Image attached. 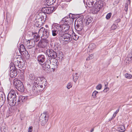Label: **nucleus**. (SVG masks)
Masks as SVG:
<instances>
[{"label": "nucleus", "mask_w": 132, "mask_h": 132, "mask_svg": "<svg viewBox=\"0 0 132 132\" xmlns=\"http://www.w3.org/2000/svg\"><path fill=\"white\" fill-rule=\"evenodd\" d=\"M29 43H27V49H28V51L29 50L32 48L35 45V40L34 39H31L29 40Z\"/></svg>", "instance_id": "19"}, {"label": "nucleus", "mask_w": 132, "mask_h": 132, "mask_svg": "<svg viewBox=\"0 0 132 132\" xmlns=\"http://www.w3.org/2000/svg\"><path fill=\"white\" fill-rule=\"evenodd\" d=\"M47 112H44L42 114L40 117L39 120L42 126H44L48 120V117L47 116Z\"/></svg>", "instance_id": "9"}, {"label": "nucleus", "mask_w": 132, "mask_h": 132, "mask_svg": "<svg viewBox=\"0 0 132 132\" xmlns=\"http://www.w3.org/2000/svg\"><path fill=\"white\" fill-rule=\"evenodd\" d=\"M40 36L38 35L37 33H32V36L34 37V39H33L35 40V41H37L40 38Z\"/></svg>", "instance_id": "26"}, {"label": "nucleus", "mask_w": 132, "mask_h": 132, "mask_svg": "<svg viewBox=\"0 0 132 132\" xmlns=\"http://www.w3.org/2000/svg\"><path fill=\"white\" fill-rule=\"evenodd\" d=\"M89 57L91 59H92L93 58V54H91L89 56Z\"/></svg>", "instance_id": "51"}, {"label": "nucleus", "mask_w": 132, "mask_h": 132, "mask_svg": "<svg viewBox=\"0 0 132 132\" xmlns=\"http://www.w3.org/2000/svg\"><path fill=\"white\" fill-rule=\"evenodd\" d=\"M73 39L75 40H77L79 38L78 36L76 35L75 33L73 35Z\"/></svg>", "instance_id": "39"}, {"label": "nucleus", "mask_w": 132, "mask_h": 132, "mask_svg": "<svg viewBox=\"0 0 132 132\" xmlns=\"http://www.w3.org/2000/svg\"><path fill=\"white\" fill-rule=\"evenodd\" d=\"M102 87V85L101 84H99L96 87V89L97 90H100Z\"/></svg>", "instance_id": "42"}, {"label": "nucleus", "mask_w": 132, "mask_h": 132, "mask_svg": "<svg viewBox=\"0 0 132 132\" xmlns=\"http://www.w3.org/2000/svg\"><path fill=\"white\" fill-rule=\"evenodd\" d=\"M117 28V26L114 24H113L112 25L111 27V29L112 30H114L116 29Z\"/></svg>", "instance_id": "46"}, {"label": "nucleus", "mask_w": 132, "mask_h": 132, "mask_svg": "<svg viewBox=\"0 0 132 132\" xmlns=\"http://www.w3.org/2000/svg\"><path fill=\"white\" fill-rule=\"evenodd\" d=\"M125 61H128V63L132 62V49L131 50L130 52L126 58Z\"/></svg>", "instance_id": "21"}, {"label": "nucleus", "mask_w": 132, "mask_h": 132, "mask_svg": "<svg viewBox=\"0 0 132 132\" xmlns=\"http://www.w3.org/2000/svg\"><path fill=\"white\" fill-rule=\"evenodd\" d=\"M63 21H64L66 23H67V24H70L72 22V20H73L70 17H65L63 19Z\"/></svg>", "instance_id": "23"}, {"label": "nucleus", "mask_w": 132, "mask_h": 132, "mask_svg": "<svg viewBox=\"0 0 132 132\" xmlns=\"http://www.w3.org/2000/svg\"><path fill=\"white\" fill-rule=\"evenodd\" d=\"M2 132H8L7 130L5 128L3 129Z\"/></svg>", "instance_id": "50"}, {"label": "nucleus", "mask_w": 132, "mask_h": 132, "mask_svg": "<svg viewBox=\"0 0 132 132\" xmlns=\"http://www.w3.org/2000/svg\"><path fill=\"white\" fill-rule=\"evenodd\" d=\"M36 22H43L41 18H40V17H39V16L37 17V18L36 19Z\"/></svg>", "instance_id": "38"}, {"label": "nucleus", "mask_w": 132, "mask_h": 132, "mask_svg": "<svg viewBox=\"0 0 132 132\" xmlns=\"http://www.w3.org/2000/svg\"><path fill=\"white\" fill-rule=\"evenodd\" d=\"M56 0H46V2L47 3V5L49 6L52 5L54 3Z\"/></svg>", "instance_id": "30"}, {"label": "nucleus", "mask_w": 132, "mask_h": 132, "mask_svg": "<svg viewBox=\"0 0 132 132\" xmlns=\"http://www.w3.org/2000/svg\"><path fill=\"white\" fill-rule=\"evenodd\" d=\"M38 34L41 36L42 39H47L49 36V32L47 29L42 27L39 31Z\"/></svg>", "instance_id": "6"}, {"label": "nucleus", "mask_w": 132, "mask_h": 132, "mask_svg": "<svg viewBox=\"0 0 132 132\" xmlns=\"http://www.w3.org/2000/svg\"><path fill=\"white\" fill-rule=\"evenodd\" d=\"M44 22H36V26L38 27H41L42 25Z\"/></svg>", "instance_id": "36"}, {"label": "nucleus", "mask_w": 132, "mask_h": 132, "mask_svg": "<svg viewBox=\"0 0 132 132\" xmlns=\"http://www.w3.org/2000/svg\"><path fill=\"white\" fill-rule=\"evenodd\" d=\"M72 86V85L71 82H69L67 85V87L68 89H69Z\"/></svg>", "instance_id": "41"}, {"label": "nucleus", "mask_w": 132, "mask_h": 132, "mask_svg": "<svg viewBox=\"0 0 132 132\" xmlns=\"http://www.w3.org/2000/svg\"><path fill=\"white\" fill-rule=\"evenodd\" d=\"M77 73H73V79L75 82H76L78 78V76L77 75Z\"/></svg>", "instance_id": "34"}, {"label": "nucleus", "mask_w": 132, "mask_h": 132, "mask_svg": "<svg viewBox=\"0 0 132 132\" xmlns=\"http://www.w3.org/2000/svg\"><path fill=\"white\" fill-rule=\"evenodd\" d=\"M50 60H49V58L44 63L42 64V66L43 69L44 70L46 69L48 70V69H51V65H50Z\"/></svg>", "instance_id": "16"}, {"label": "nucleus", "mask_w": 132, "mask_h": 132, "mask_svg": "<svg viewBox=\"0 0 132 132\" xmlns=\"http://www.w3.org/2000/svg\"><path fill=\"white\" fill-rule=\"evenodd\" d=\"M45 60V57L43 55H39L37 57V60L40 64L44 63Z\"/></svg>", "instance_id": "20"}, {"label": "nucleus", "mask_w": 132, "mask_h": 132, "mask_svg": "<svg viewBox=\"0 0 132 132\" xmlns=\"http://www.w3.org/2000/svg\"><path fill=\"white\" fill-rule=\"evenodd\" d=\"M49 42V40L47 39H42L39 42L38 46L41 48H44L47 45Z\"/></svg>", "instance_id": "14"}, {"label": "nucleus", "mask_w": 132, "mask_h": 132, "mask_svg": "<svg viewBox=\"0 0 132 132\" xmlns=\"http://www.w3.org/2000/svg\"><path fill=\"white\" fill-rule=\"evenodd\" d=\"M39 17H40V18H41L42 19V21L44 22L45 21L46 19V14H45V13H42V14L41 16L40 15H38Z\"/></svg>", "instance_id": "28"}, {"label": "nucleus", "mask_w": 132, "mask_h": 132, "mask_svg": "<svg viewBox=\"0 0 132 132\" xmlns=\"http://www.w3.org/2000/svg\"><path fill=\"white\" fill-rule=\"evenodd\" d=\"M46 52L48 57H50L49 58L55 59L57 56V54L56 52L52 49L47 50Z\"/></svg>", "instance_id": "12"}, {"label": "nucleus", "mask_w": 132, "mask_h": 132, "mask_svg": "<svg viewBox=\"0 0 132 132\" xmlns=\"http://www.w3.org/2000/svg\"><path fill=\"white\" fill-rule=\"evenodd\" d=\"M13 63L10 64L9 76L11 78H14L17 75V69L16 66L22 68L24 66L23 59L20 56L19 58H15L13 60Z\"/></svg>", "instance_id": "2"}, {"label": "nucleus", "mask_w": 132, "mask_h": 132, "mask_svg": "<svg viewBox=\"0 0 132 132\" xmlns=\"http://www.w3.org/2000/svg\"><path fill=\"white\" fill-rule=\"evenodd\" d=\"M90 59H90V57H89L88 56L87 59H86V60L87 61H88Z\"/></svg>", "instance_id": "52"}, {"label": "nucleus", "mask_w": 132, "mask_h": 132, "mask_svg": "<svg viewBox=\"0 0 132 132\" xmlns=\"http://www.w3.org/2000/svg\"><path fill=\"white\" fill-rule=\"evenodd\" d=\"M58 35L59 39L61 41L70 42L71 40V36L70 34H64L60 32L58 33Z\"/></svg>", "instance_id": "5"}, {"label": "nucleus", "mask_w": 132, "mask_h": 132, "mask_svg": "<svg viewBox=\"0 0 132 132\" xmlns=\"http://www.w3.org/2000/svg\"><path fill=\"white\" fill-rule=\"evenodd\" d=\"M125 77L128 79H130L132 78V76L131 74H129L128 73H126L125 75Z\"/></svg>", "instance_id": "35"}, {"label": "nucleus", "mask_w": 132, "mask_h": 132, "mask_svg": "<svg viewBox=\"0 0 132 132\" xmlns=\"http://www.w3.org/2000/svg\"><path fill=\"white\" fill-rule=\"evenodd\" d=\"M29 78L31 80L34 79L35 78V77L33 74H30L29 75Z\"/></svg>", "instance_id": "45"}, {"label": "nucleus", "mask_w": 132, "mask_h": 132, "mask_svg": "<svg viewBox=\"0 0 132 132\" xmlns=\"http://www.w3.org/2000/svg\"><path fill=\"white\" fill-rule=\"evenodd\" d=\"M16 96L15 92L14 90H11L8 94L7 100L10 106H14L16 104Z\"/></svg>", "instance_id": "3"}, {"label": "nucleus", "mask_w": 132, "mask_h": 132, "mask_svg": "<svg viewBox=\"0 0 132 132\" xmlns=\"http://www.w3.org/2000/svg\"><path fill=\"white\" fill-rule=\"evenodd\" d=\"M5 100V97L4 93L0 92V108L4 103Z\"/></svg>", "instance_id": "17"}, {"label": "nucleus", "mask_w": 132, "mask_h": 132, "mask_svg": "<svg viewBox=\"0 0 132 132\" xmlns=\"http://www.w3.org/2000/svg\"><path fill=\"white\" fill-rule=\"evenodd\" d=\"M54 8L53 7H46L43 8L42 11L44 13H46L48 14H50L52 13L54 11Z\"/></svg>", "instance_id": "15"}, {"label": "nucleus", "mask_w": 132, "mask_h": 132, "mask_svg": "<svg viewBox=\"0 0 132 132\" xmlns=\"http://www.w3.org/2000/svg\"><path fill=\"white\" fill-rule=\"evenodd\" d=\"M59 46V44L57 43H55L54 44V47L53 48L55 50V51L56 52L58 50V48Z\"/></svg>", "instance_id": "33"}, {"label": "nucleus", "mask_w": 132, "mask_h": 132, "mask_svg": "<svg viewBox=\"0 0 132 132\" xmlns=\"http://www.w3.org/2000/svg\"><path fill=\"white\" fill-rule=\"evenodd\" d=\"M51 65V69L53 70L54 71L58 66L59 63L58 61L55 59L49 58Z\"/></svg>", "instance_id": "11"}, {"label": "nucleus", "mask_w": 132, "mask_h": 132, "mask_svg": "<svg viewBox=\"0 0 132 132\" xmlns=\"http://www.w3.org/2000/svg\"><path fill=\"white\" fill-rule=\"evenodd\" d=\"M53 26L58 29L59 32H61L63 33L67 31L70 28V26L68 24L60 25L57 23H55L53 25Z\"/></svg>", "instance_id": "4"}, {"label": "nucleus", "mask_w": 132, "mask_h": 132, "mask_svg": "<svg viewBox=\"0 0 132 132\" xmlns=\"http://www.w3.org/2000/svg\"><path fill=\"white\" fill-rule=\"evenodd\" d=\"M96 47V45L94 44H91L89 45L88 50H90L91 51H92Z\"/></svg>", "instance_id": "29"}, {"label": "nucleus", "mask_w": 132, "mask_h": 132, "mask_svg": "<svg viewBox=\"0 0 132 132\" xmlns=\"http://www.w3.org/2000/svg\"><path fill=\"white\" fill-rule=\"evenodd\" d=\"M131 1L130 0H128L125 3L124 6V9L125 11L127 12L128 11V7L129 5H130Z\"/></svg>", "instance_id": "22"}, {"label": "nucleus", "mask_w": 132, "mask_h": 132, "mask_svg": "<svg viewBox=\"0 0 132 132\" xmlns=\"http://www.w3.org/2000/svg\"><path fill=\"white\" fill-rule=\"evenodd\" d=\"M12 108H9V110L7 111V113H8L9 116H10L13 113L14 111V110Z\"/></svg>", "instance_id": "31"}, {"label": "nucleus", "mask_w": 132, "mask_h": 132, "mask_svg": "<svg viewBox=\"0 0 132 132\" xmlns=\"http://www.w3.org/2000/svg\"><path fill=\"white\" fill-rule=\"evenodd\" d=\"M119 108L118 109V110H117L114 113L116 115V114L119 112Z\"/></svg>", "instance_id": "49"}, {"label": "nucleus", "mask_w": 132, "mask_h": 132, "mask_svg": "<svg viewBox=\"0 0 132 132\" xmlns=\"http://www.w3.org/2000/svg\"><path fill=\"white\" fill-rule=\"evenodd\" d=\"M19 52L21 54L24 56L28 57V52L26 50L23 44H21L20 46V48L19 49Z\"/></svg>", "instance_id": "13"}, {"label": "nucleus", "mask_w": 132, "mask_h": 132, "mask_svg": "<svg viewBox=\"0 0 132 132\" xmlns=\"http://www.w3.org/2000/svg\"><path fill=\"white\" fill-rule=\"evenodd\" d=\"M83 26L82 21H79L77 22L76 26H75V28L78 31V34L81 35L83 34L84 31L83 29Z\"/></svg>", "instance_id": "10"}, {"label": "nucleus", "mask_w": 132, "mask_h": 132, "mask_svg": "<svg viewBox=\"0 0 132 132\" xmlns=\"http://www.w3.org/2000/svg\"><path fill=\"white\" fill-rule=\"evenodd\" d=\"M47 85V80L44 77H37L34 81L31 95L35 96L39 95Z\"/></svg>", "instance_id": "1"}, {"label": "nucleus", "mask_w": 132, "mask_h": 132, "mask_svg": "<svg viewBox=\"0 0 132 132\" xmlns=\"http://www.w3.org/2000/svg\"><path fill=\"white\" fill-rule=\"evenodd\" d=\"M109 89V88L107 87V85L106 84L105 85V88L104 90V92H106Z\"/></svg>", "instance_id": "44"}, {"label": "nucleus", "mask_w": 132, "mask_h": 132, "mask_svg": "<svg viewBox=\"0 0 132 132\" xmlns=\"http://www.w3.org/2000/svg\"><path fill=\"white\" fill-rule=\"evenodd\" d=\"M103 4V2L101 0H99L97 2H96L94 4V14L97 13L100 9L102 7Z\"/></svg>", "instance_id": "8"}, {"label": "nucleus", "mask_w": 132, "mask_h": 132, "mask_svg": "<svg viewBox=\"0 0 132 132\" xmlns=\"http://www.w3.org/2000/svg\"><path fill=\"white\" fill-rule=\"evenodd\" d=\"M111 14L110 13H109L107 14L106 16V18L107 19H109L111 17Z\"/></svg>", "instance_id": "43"}, {"label": "nucleus", "mask_w": 132, "mask_h": 132, "mask_svg": "<svg viewBox=\"0 0 132 132\" xmlns=\"http://www.w3.org/2000/svg\"><path fill=\"white\" fill-rule=\"evenodd\" d=\"M94 3H91V2H90L87 0L86 2V5L87 6L89 7H91L93 6Z\"/></svg>", "instance_id": "32"}, {"label": "nucleus", "mask_w": 132, "mask_h": 132, "mask_svg": "<svg viewBox=\"0 0 132 132\" xmlns=\"http://www.w3.org/2000/svg\"><path fill=\"white\" fill-rule=\"evenodd\" d=\"M116 115L114 113L113 115L112 118H114L116 117Z\"/></svg>", "instance_id": "54"}, {"label": "nucleus", "mask_w": 132, "mask_h": 132, "mask_svg": "<svg viewBox=\"0 0 132 132\" xmlns=\"http://www.w3.org/2000/svg\"><path fill=\"white\" fill-rule=\"evenodd\" d=\"M28 98L27 96H25L22 95L20 96L17 102V105H19L22 102L26 100Z\"/></svg>", "instance_id": "18"}, {"label": "nucleus", "mask_w": 132, "mask_h": 132, "mask_svg": "<svg viewBox=\"0 0 132 132\" xmlns=\"http://www.w3.org/2000/svg\"><path fill=\"white\" fill-rule=\"evenodd\" d=\"M13 82L14 85L19 91L22 92L24 91V86L21 81L19 80H15Z\"/></svg>", "instance_id": "7"}, {"label": "nucleus", "mask_w": 132, "mask_h": 132, "mask_svg": "<svg viewBox=\"0 0 132 132\" xmlns=\"http://www.w3.org/2000/svg\"><path fill=\"white\" fill-rule=\"evenodd\" d=\"M58 29H57L56 28L53 27L52 29V34L53 36H55L58 34Z\"/></svg>", "instance_id": "24"}, {"label": "nucleus", "mask_w": 132, "mask_h": 132, "mask_svg": "<svg viewBox=\"0 0 132 132\" xmlns=\"http://www.w3.org/2000/svg\"><path fill=\"white\" fill-rule=\"evenodd\" d=\"M121 20L120 19H118L116 21V22L118 23L120 22Z\"/></svg>", "instance_id": "48"}, {"label": "nucleus", "mask_w": 132, "mask_h": 132, "mask_svg": "<svg viewBox=\"0 0 132 132\" xmlns=\"http://www.w3.org/2000/svg\"><path fill=\"white\" fill-rule=\"evenodd\" d=\"M131 76H132V75H131Z\"/></svg>", "instance_id": "55"}, {"label": "nucleus", "mask_w": 132, "mask_h": 132, "mask_svg": "<svg viewBox=\"0 0 132 132\" xmlns=\"http://www.w3.org/2000/svg\"><path fill=\"white\" fill-rule=\"evenodd\" d=\"M94 130V128H92V129L90 130V132H93Z\"/></svg>", "instance_id": "53"}, {"label": "nucleus", "mask_w": 132, "mask_h": 132, "mask_svg": "<svg viewBox=\"0 0 132 132\" xmlns=\"http://www.w3.org/2000/svg\"><path fill=\"white\" fill-rule=\"evenodd\" d=\"M32 127L30 126L28 128V132H32Z\"/></svg>", "instance_id": "47"}, {"label": "nucleus", "mask_w": 132, "mask_h": 132, "mask_svg": "<svg viewBox=\"0 0 132 132\" xmlns=\"http://www.w3.org/2000/svg\"><path fill=\"white\" fill-rule=\"evenodd\" d=\"M98 93V92L96 91H94L93 92L92 94V96L94 98H96V95Z\"/></svg>", "instance_id": "37"}, {"label": "nucleus", "mask_w": 132, "mask_h": 132, "mask_svg": "<svg viewBox=\"0 0 132 132\" xmlns=\"http://www.w3.org/2000/svg\"><path fill=\"white\" fill-rule=\"evenodd\" d=\"M92 20L93 19L91 17H86L84 20V22L85 23L86 25H88L92 22Z\"/></svg>", "instance_id": "25"}, {"label": "nucleus", "mask_w": 132, "mask_h": 132, "mask_svg": "<svg viewBox=\"0 0 132 132\" xmlns=\"http://www.w3.org/2000/svg\"><path fill=\"white\" fill-rule=\"evenodd\" d=\"M117 129L119 131L121 132H124L126 130L125 126L122 125L120 126Z\"/></svg>", "instance_id": "27"}, {"label": "nucleus", "mask_w": 132, "mask_h": 132, "mask_svg": "<svg viewBox=\"0 0 132 132\" xmlns=\"http://www.w3.org/2000/svg\"><path fill=\"white\" fill-rule=\"evenodd\" d=\"M122 0H115L114 2L113 3V4L114 5H116L117 4L120 2V1H121Z\"/></svg>", "instance_id": "40"}]
</instances>
